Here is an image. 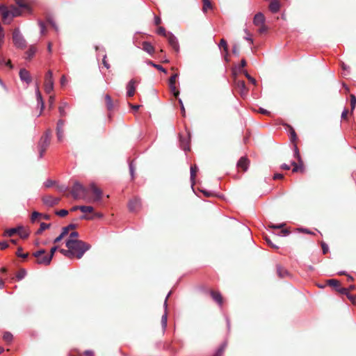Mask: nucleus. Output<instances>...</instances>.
Returning <instances> with one entry per match:
<instances>
[{"label":"nucleus","mask_w":356,"mask_h":356,"mask_svg":"<svg viewBox=\"0 0 356 356\" xmlns=\"http://www.w3.org/2000/svg\"><path fill=\"white\" fill-rule=\"evenodd\" d=\"M0 14L1 15L3 21H6L8 17L11 15L10 10H9L4 5H0Z\"/></svg>","instance_id":"a878e982"},{"label":"nucleus","mask_w":356,"mask_h":356,"mask_svg":"<svg viewBox=\"0 0 356 356\" xmlns=\"http://www.w3.org/2000/svg\"><path fill=\"white\" fill-rule=\"evenodd\" d=\"M191 134L188 132L186 136L179 134V145L184 151L190 150Z\"/></svg>","instance_id":"0eeeda50"},{"label":"nucleus","mask_w":356,"mask_h":356,"mask_svg":"<svg viewBox=\"0 0 356 356\" xmlns=\"http://www.w3.org/2000/svg\"><path fill=\"white\" fill-rule=\"evenodd\" d=\"M197 170H198V167L197 166V165H191L190 168V174H191L190 179H191V188L193 190V186L195 184V179L196 172H197Z\"/></svg>","instance_id":"5701e85b"},{"label":"nucleus","mask_w":356,"mask_h":356,"mask_svg":"<svg viewBox=\"0 0 356 356\" xmlns=\"http://www.w3.org/2000/svg\"><path fill=\"white\" fill-rule=\"evenodd\" d=\"M58 247L57 245H54L53 246L51 250H50V252H49V257H50V258L52 259L54 256V254L55 252H56V250H58Z\"/></svg>","instance_id":"0e129e2a"},{"label":"nucleus","mask_w":356,"mask_h":356,"mask_svg":"<svg viewBox=\"0 0 356 356\" xmlns=\"http://www.w3.org/2000/svg\"><path fill=\"white\" fill-rule=\"evenodd\" d=\"M19 75L20 80L27 84H29L32 81L29 72L24 68L20 69Z\"/></svg>","instance_id":"9b49d317"},{"label":"nucleus","mask_w":356,"mask_h":356,"mask_svg":"<svg viewBox=\"0 0 356 356\" xmlns=\"http://www.w3.org/2000/svg\"><path fill=\"white\" fill-rule=\"evenodd\" d=\"M212 5L209 0H203V11L206 12L208 8H211Z\"/></svg>","instance_id":"8fccbe9b"},{"label":"nucleus","mask_w":356,"mask_h":356,"mask_svg":"<svg viewBox=\"0 0 356 356\" xmlns=\"http://www.w3.org/2000/svg\"><path fill=\"white\" fill-rule=\"evenodd\" d=\"M65 246L68 250L60 249V252L67 257L74 256L76 253V257L81 259L85 252L91 248V245L81 240L67 238L65 241Z\"/></svg>","instance_id":"f257e3e1"},{"label":"nucleus","mask_w":356,"mask_h":356,"mask_svg":"<svg viewBox=\"0 0 356 356\" xmlns=\"http://www.w3.org/2000/svg\"><path fill=\"white\" fill-rule=\"evenodd\" d=\"M321 248H322L323 254H325L329 250V247H328L327 244L325 243V242L321 243Z\"/></svg>","instance_id":"69168bd1"},{"label":"nucleus","mask_w":356,"mask_h":356,"mask_svg":"<svg viewBox=\"0 0 356 356\" xmlns=\"http://www.w3.org/2000/svg\"><path fill=\"white\" fill-rule=\"evenodd\" d=\"M265 241L266 243L273 248L277 249L278 246L275 245L268 236H265Z\"/></svg>","instance_id":"bf43d9fd"},{"label":"nucleus","mask_w":356,"mask_h":356,"mask_svg":"<svg viewBox=\"0 0 356 356\" xmlns=\"http://www.w3.org/2000/svg\"><path fill=\"white\" fill-rule=\"evenodd\" d=\"M10 13L12 17H15L21 15L22 12L19 8L13 6L10 8Z\"/></svg>","instance_id":"e433bc0d"},{"label":"nucleus","mask_w":356,"mask_h":356,"mask_svg":"<svg viewBox=\"0 0 356 356\" xmlns=\"http://www.w3.org/2000/svg\"><path fill=\"white\" fill-rule=\"evenodd\" d=\"M24 229V227L22 225H19L16 227H13L6 229L4 233V236L11 237L15 234H19L20 231H22Z\"/></svg>","instance_id":"4468645a"},{"label":"nucleus","mask_w":356,"mask_h":356,"mask_svg":"<svg viewBox=\"0 0 356 356\" xmlns=\"http://www.w3.org/2000/svg\"><path fill=\"white\" fill-rule=\"evenodd\" d=\"M179 76V74L175 73L174 74H172L170 79H169V81H168V83L169 85H173V84H175V81H176V79Z\"/></svg>","instance_id":"13d9d810"},{"label":"nucleus","mask_w":356,"mask_h":356,"mask_svg":"<svg viewBox=\"0 0 356 356\" xmlns=\"http://www.w3.org/2000/svg\"><path fill=\"white\" fill-rule=\"evenodd\" d=\"M19 236L23 238H27L29 236V232L26 231H20L19 234Z\"/></svg>","instance_id":"774afa93"},{"label":"nucleus","mask_w":356,"mask_h":356,"mask_svg":"<svg viewBox=\"0 0 356 356\" xmlns=\"http://www.w3.org/2000/svg\"><path fill=\"white\" fill-rule=\"evenodd\" d=\"M129 172H130L131 179H134V173H135V166L134 165L133 161L129 162Z\"/></svg>","instance_id":"37998d69"},{"label":"nucleus","mask_w":356,"mask_h":356,"mask_svg":"<svg viewBox=\"0 0 356 356\" xmlns=\"http://www.w3.org/2000/svg\"><path fill=\"white\" fill-rule=\"evenodd\" d=\"M235 86L240 90L241 96H244L247 94L248 88L244 81L235 80Z\"/></svg>","instance_id":"dca6fc26"},{"label":"nucleus","mask_w":356,"mask_h":356,"mask_svg":"<svg viewBox=\"0 0 356 356\" xmlns=\"http://www.w3.org/2000/svg\"><path fill=\"white\" fill-rule=\"evenodd\" d=\"M36 52V48L33 45H31L29 49L26 51L25 59L30 60L33 58Z\"/></svg>","instance_id":"c85d7f7f"},{"label":"nucleus","mask_w":356,"mask_h":356,"mask_svg":"<svg viewBox=\"0 0 356 356\" xmlns=\"http://www.w3.org/2000/svg\"><path fill=\"white\" fill-rule=\"evenodd\" d=\"M293 156L298 160V163H300V167H302V160L296 144L293 145Z\"/></svg>","instance_id":"c756f323"},{"label":"nucleus","mask_w":356,"mask_h":356,"mask_svg":"<svg viewBox=\"0 0 356 356\" xmlns=\"http://www.w3.org/2000/svg\"><path fill=\"white\" fill-rule=\"evenodd\" d=\"M51 131L50 129H47L44 135L41 137V138H43V140L48 141L50 143L51 140Z\"/></svg>","instance_id":"79ce46f5"},{"label":"nucleus","mask_w":356,"mask_h":356,"mask_svg":"<svg viewBox=\"0 0 356 356\" xmlns=\"http://www.w3.org/2000/svg\"><path fill=\"white\" fill-rule=\"evenodd\" d=\"M157 33L167 38L168 32L166 31L165 28L160 26L157 30Z\"/></svg>","instance_id":"6e6d98bb"},{"label":"nucleus","mask_w":356,"mask_h":356,"mask_svg":"<svg viewBox=\"0 0 356 356\" xmlns=\"http://www.w3.org/2000/svg\"><path fill=\"white\" fill-rule=\"evenodd\" d=\"M170 295H171V291H170L168 293L167 296L165 297L164 303H163L164 314L162 315L161 321V326H162V329H163V332H165V329L167 327V322H168V312H167L168 303H167V300L170 297Z\"/></svg>","instance_id":"6e6552de"},{"label":"nucleus","mask_w":356,"mask_h":356,"mask_svg":"<svg viewBox=\"0 0 356 356\" xmlns=\"http://www.w3.org/2000/svg\"><path fill=\"white\" fill-rule=\"evenodd\" d=\"M210 295L211 296V298H213V300L219 305V306H222V302H223V300H222V296L221 295V293L218 291H210Z\"/></svg>","instance_id":"6ab92c4d"},{"label":"nucleus","mask_w":356,"mask_h":356,"mask_svg":"<svg viewBox=\"0 0 356 356\" xmlns=\"http://www.w3.org/2000/svg\"><path fill=\"white\" fill-rule=\"evenodd\" d=\"M50 143L48 141L43 140V138H40L38 147L39 151V159H42L44 156V154L45 151L47 150V147H49Z\"/></svg>","instance_id":"9d476101"},{"label":"nucleus","mask_w":356,"mask_h":356,"mask_svg":"<svg viewBox=\"0 0 356 356\" xmlns=\"http://www.w3.org/2000/svg\"><path fill=\"white\" fill-rule=\"evenodd\" d=\"M249 166V160L245 156H242L237 161L236 167L242 169L243 171H247Z\"/></svg>","instance_id":"f3484780"},{"label":"nucleus","mask_w":356,"mask_h":356,"mask_svg":"<svg viewBox=\"0 0 356 356\" xmlns=\"http://www.w3.org/2000/svg\"><path fill=\"white\" fill-rule=\"evenodd\" d=\"M347 298L353 304H356V296L348 293L346 294Z\"/></svg>","instance_id":"680f3d73"},{"label":"nucleus","mask_w":356,"mask_h":356,"mask_svg":"<svg viewBox=\"0 0 356 356\" xmlns=\"http://www.w3.org/2000/svg\"><path fill=\"white\" fill-rule=\"evenodd\" d=\"M16 255L18 257H21L22 259H26L29 257V254L28 253H23L22 252V247H18L17 251L16 252Z\"/></svg>","instance_id":"a19ab883"},{"label":"nucleus","mask_w":356,"mask_h":356,"mask_svg":"<svg viewBox=\"0 0 356 356\" xmlns=\"http://www.w3.org/2000/svg\"><path fill=\"white\" fill-rule=\"evenodd\" d=\"M327 284L330 286H333L335 289L336 291H337V289H339L340 287L339 282L337 280H329L327 281Z\"/></svg>","instance_id":"a18cd8bd"},{"label":"nucleus","mask_w":356,"mask_h":356,"mask_svg":"<svg viewBox=\"0 0 356 356\" xmlns=\"http://www.w3.org/2000/svg\"><path fill=\"white\" fill-rule=\"evenodd\" d=\"M46 252L44 249H40L39 250L33 253V256L36 257L37 259H39L42 254Z\"/></svg>","instance_id":"603ef678"},{"label":"nucleus","mask_w":356,"mask_h":356,"mask_svg":"<svg viewBox=\"0 0 356 356\" xmlns=\"http://www.w3.org/2000/svg\"><path fill=\"white\" fill-rule=\"evenodd\" d=\"M70 193L74 199H78L81 195H84L87 193V189L79 181H76Z\"/></svg>","instance_id":"7ed1b4c3"},{"label":"nucleus","mask_w":356,"mask_h":356,"mask_svg":"<svg viewBox=\"0 0 356 356\" xmlns=\"http://www.w3.org/2000/svg\"><path fill=\"white\" fill-rule=\"evenodd\" d=\"M68 211L66 209H61L59 211H57L56 212V214L60 217H65L68 214Z\"/></svg>","instance_id":"4d7b16f0"},{"label":"nucleus","mask_w":356,"mask_h":356,"mask_svg":"<svg viewBox=\"0 0 356 356\" xmlns=\"http://www.w3.org/2000/svg\"><path fill=\"white\" fill-rule=\"evenodd\" d=\"M105 101H106L107 109L108 111L112 110L113 108V104L111 97L108 94H106L105 95Z\"/></svg>","instance_id":"f704fd0d"},{"label":"nucleus","mask_w":356,"mask_h":356,"mask_svg":"<svg viewBox=\"0 0 356 356\" xmlns=\"http://www.w3.org/2000/svg\"><path fill=\"white\" fill-rule=\"evenodd\" d=\"M147 63L150 65H152V67H155L156 69H157L158 70H159L160 72H162L165 74H167V70L161 65H159V64H156L154 63V62L151 61V60H149L147 62Z\"/></svg>","instance_id":"c9c22d12"},{"label":"nucleus","mask_w":356,"mask_h":356,"mask_svg":"<svg viewBox=\"0 0 356 356\" xmlns=\"http://www.w3.org/2000/svg\"><path fill=\"white\" fill-rule=\"evenodd\" d=\"M247 65V62L245 59L243 58L241 60V63L238 66H235L232 70V74L233 76H236L238 73H243V71H245L243 70L244 67H245Z\"/></svg>","instance_id":"aec40b11"},{"label":"nucleus","mask_w":356,"mask_h":356,"mask_svg":"<svg viewBox=\"0 0 356 356\" xmlns=\"http://www.w3.org/2000/svg\"><path fill=\"white\" fill-rule=\"evenodd\" d=\"M26 271L25 269H21L18 273L16 275V277H17V280H22V279L24 278V277L26 276Z\"/></svg>","instance_id":"09e8293b"},{"label":"nucleus","mask_w":356,"mask_h":356,"mask_svg":"<svg viewBox=\"0 0 356 356\" xmlns=\"http://www.w3.org/2000/svg\"><path fill=\"white\" fill-rule=\"evenodd\" d=\"M3 339L6 342H11L13 341V336L10 332H5L3 335Z\"/></svg>","instance_id":"ea45409f"},{"label":"nucleus","mask_w":356,"mask_h":356,"mask_svg":"<svg viewBox=\"0 0 356 356\" xmlns=\"http://www.w3.org/2000/svg\"><path fill=\"white\" fill-rule=\"evenodd\" d=\"M167 39L169 44L174 51L176 53H179L180 47L177 38L172 32H168Z\"/></svg>","instance_id":"423d86ee"},{"label":"nucleus","mask_w":356,"mask_h":356,"mask_svg":"<svg viewBox=\"0 0 356 356\" xmlns=\"http://www.w3.org/2000/svg\"><path fill=\"white\" fill-rule=\"evenodd\" d=\"M38 24H39V26L40 28V33H41V34H44V32H45V30H46V26H45L44 23L42 21L40 20L38 22Z\"/></svg>","instance_id":"338daca9"},{"label":"nucleus","mask_w":356,"mask_h":356,"mask_svg":"<svg viewBox=\"0 0 356 356\" xmlns=\"http://www.w3.org/2000/svg\"><path fill=\"white\" fill-rule=\"evenodd\" d=\"M227 341H224L216 350L213 356H221L227 346Z\"/></svg>","instance_id":"473e14b6"},{"label":"nucleus","mask_w":356,"mask_h":356,"mask_svg":"<svg viewBox=\"0 0 356 356\" xmlns=\"http://www.w3.org/2000/svg\"><path fill=\"white\" fill-rule=\"evenodd\" d=\"M90 188L93 192V193L95 195V200L99 201L102 199V191L101 189L98 188L95 186L94 184H91Z\"/></svg>","instance_id":"cd10ccee"},{"label":"nucleus","mask_w":356,"mask_h":356,"mask_svg":"<svg viewBox=\"0 0 356 356\" xmlns=\"http://www.w3.org/2000/svg\"><path fill=\"white\" fill-rule=\"evenodd\" d=\"M42 214L38 211H33L32 213V215H31V221L33 222H35V220H36L37 218L41 216Z\"/></svg>","instance_id":"e2e57ef3"},{"label":"nucleus","mask_w":356,"mask_h":356,"mask_svg":"<svg viewBox=\"0 0 356 356\" xmlns=\"http://www.w3.org/2000/svg\"><path fill=\"white\" fill-rule=\"evenodd\" d=\"M12 38L16 48L23 49L26 47L27 42L19 29H14Z\"/></svg>","instance_id":"f03ea898"},{"label":"nucleus","mask_w":356,"mask_h":356,"mask_svg":"<svg viewBox=\"0 0 356 356\" xmlns=\"http://www.w3.org/2000/svg\"><path fill=\"white\" fill-rule=\"evenodd\" d=\"M291 165L293 166V168L292 170L293 172H298L301 169H303L304 168V166L302 165V167H300V163L297 164L296 162H295L294 161H292L291 162Z\"/></svg>","instance_id":"c03bdc74"},{"label":"nucleus","mask_w":356,"mask_h":356,"mask_svg":"<svg viewBox=\"0 0 356 356\" xmlns=\"http://www.w3.org/2000/svg\"><path fill=\"white\" fill-rule=\"evenodd\" d=\"M135 83H136V81L134 79H131L127 84V96L129 97H133L134 93H135V90H136V87H135Z\"/></svg>","instance_id":"a211bd4d"},{"label":"nucleus","mask_w":356,"mask_h":356,"mask_svg":"<svg viewBox=\"0 0 356 356\" xmlns=\"http://www.w3.org/2000/svg\"><path fill=\"white\" fill-rule=\"evenodd\" d=\"M65 124L63 120H58L56 124V135L58 141H62L63 138V127Z\"/></svg>","instance_id":"f8f14e48"},{"label":"nucleus","mask_w":356,"mask_h":356,"mask_svg":"<svg viewBox=\"0 0 356 356\" xmlns=\"http://www.w3.org/2000/svg\"><path fill=\"white\" fill-rule=\"evenodd\" d=\"M276 268H277V275L280 278H284V277L291 275L290 273L286 268H283L282 266H281L279 264H277L276 266Z\"/></svg>","instance_id":"b1692460"},{"label":"nucleus","mask_w":356,"mask_h":356,"mask_svg":"<svg viewBox=\"0 0 356 356\" xmlns=\"http://www.w3.org/2000/svg\"><path fill=\"white\" fill-rule=\"evenodd\" d=\"M51 260L52 259L49 257V255H45L38 259L36 260V263L40 265L48 266L51 264Z\"/></svg>","instance_id":"bb28decb"},{"label":"nucleus","mask_w":356,"mask_h":356,"mask_svg":"<svg viewBox=\"0 0 356 356\" xmlns=\"http://www.w3.org/2000/svg\"><path fill=\"white\" fill-rule=\"evenodd\" d=\"M50 226H51V224H49V223L47 224L45 222H41L40 225V228L35 232V234L40 235L43 232V231L49 228Z\"/></svg>","instance_id":"72a5a7b5"},{"label":"nucleus","mask_w":356,"mask_h":356,"mask_svg":"<svg viewBox=\"0 0 356 356\" xmlns=\"http://www.w3.org/2000/svg\"><path fill=\"white\" fill-rule=\"evenodd\" d=\"M290 135L291 142L294 143L297 140L298 137L295 130L292 127L290 128Z\"/></svg>","instance_id":"864d4df0"},{"label":"nucleus","mask_w":356,"mask_h":356,"mask_svg":"<svg viewBox=\"0 0 356 356\" xmlns=\"http://www.w3.org/2000/svg\"><path fill=\"white\" fill-rule=\"evenodd\" d=\"M77 227V225L74 223H70L67 226L62 228L61 233L54 239V243H59L68 233L70 229H74Z\"/></svg>","instance_id":"39448f33"},{"label":"nucleus","mask_w":356,"mask_h":356,"mask_svg":"<svg viewBox=\"0 0 356 356\" xmlns=\"http://www.w3.org/2000/svg\"><path fill=\"white\" fill-rule=\"evenodd\" d=\"M68 106H69V105L67 102H61L60 105L58 107V111H59L60 115L61 117L66 116L67 113L65 112V108H67Z\"/></svg>","instance_id":"7c9ffc66"},{"label":"nucleus","mask_w":356,"mask_h":356,"mask_svg":"<svg viewBox=\"0 0 356 356\" xmlns=\"http://www.w3.org/2000/svg\"><path fill=\"white\" fill-rule=\"evenodd\" d=\"M143 49L149 54V55H152L154 52V47L152 44L148 41H144L142 44Z\"/></svg>","instance_id":"393cba45"},{"label":"nucleus","mask_w":356,"mask_h":356,"mask_svg":"<svg viewBox=\"0 0 356 356\" xmlns=\"http://www.w3.org/2000/svg\"><path fill=\"white\" fill-rule=\"evenodd\" d=\"M337 291H338L341 294L345 295L346 296V294L349 293L348 289L341 286L339 289H337Z\"/></svg>","instance_id":"052dcab7"},{"label":"nucleus","mask_w":356,"mask_h":356,"mask_svg":"<svg viewBox=\"0 0 356 356\" xmlns=\"http://www.w3.org/2000/svg\"><path fill=\"white\" fill-rule=\"evenodd\" d=\"M218 47L223 48V50L225 53L228 54V47H227V41L225 39H221L220 41V43L218 44Z\"/></svg>","instance_id":"58836bf2"},{"label":"nucleus","mask_w":356,"mask_h":356,"mask_svg":"<svg viewBox=\"0 0 356 356\" xmlns=\"http://www.w3.org/2000/svg\"><path fill=\"white\" fill-rule=\"evenodd\" d=\"M128 207L131 211H136L141 207V200L138 197H134L129 201Z\"/></svg>","instance_id":"ddd939ff"},{"label":"nucleus","mask_w":356,"mask_h":356,"mask_svg":"<svg viewBox=\"0 0 356 356\" xmlns=\"http://www.w3.org/2000/svg\"><path fill=\"white\" fill-rule=\"evenodd\" d=\"M266 18L264 14L261 12L257 13L253 19V23L255 26H259L265 23Z\"/></svg>","instance_id":"412c9836"},{"label":"nucleus","mask_w":356,"mask_h":356,"mask_svg":"<svg viewBox=\"0 0 356 356\" xmlns=\"http://www.w3.org/2000/svg\"><path fill=\"white\" fill-rule=\"evenodd\" d=\"M35 95H36V100H37V103H38V106L40 107V113L38 115H40L42 112L43 111L44 108V100H43V98H42V94L39 90L38 88H36L35 90Z\"/></svg>","instance_id":"2eb2a0df"},{"label":"nucleus","mask_w":356,"mask_h":356,"mask_svg":"<svg viewBox=\"0 0 356 356\" xmlns=\"http://www.w3.org/2000/svg\"><path fill=\"white\" fill-rule=\"evenodd\" d=\"M79 209L84 213H91L94 211V208L91 206H85V205H81L79 207Z\"/></svg>","instance_id":"4c0bfd02"},{"label":"nucleus","mask_w":356,"mask_h":356,"mask_svg":"<svg viewBox=\"0 0 356 356\" xmlns=\"http://www.w3.org/2000/svg\"><path fill=\"white\" fill-rule=\"evenodd\" d=\"M350 106L351 113H353L356 106V97L354 95H350Z\"/></svg>","instance_id":"3c124183"},{"label":"nucleus","mask_w":356,"mask_h":356,"mask_svg":"<svg viewBox=\"0 0 356 356\" xmlns=\"http://www.w3.org/2000/svg\"><path fill=\"white\" fill-rule=\"evenodd\" d=\"M169 87L173 95L178 99L179 95V91L177 89L175 84L169 85Z\"/></svg>","instance_id":"49530a36"},{"label":"nucleus","mask_w":356,"mask_h":356,"mask_svg":"<svg viewBox=\"0 0 356 356\" xmlns=\"http://www.w3.org/2000/svg\"><path fill=\"white\" fill-rule=\"evenodd\" d=\"M243 74H244L250 82H251L252 84H256V80L252 76H251L247 71H243Z\"/></svg>","instance_id":"5fc2aeb1"},{"label":"nucleus","mask_w":356,"mask_h":356,"mask_svg":"<svg viewBox=\"0 0 356 356\" xmlns=\"http://www.w3.org/2000/svg\"><path fill=\"white\" fill-rule=\"evenodd\" d=\"M60 199L59 197H54L51 195L45 196L42 198L43 203L48 207H54L57 205Z\"/></svg>","instance_id":"1a4fd4ad"},{"label":"nucleus","mask_w":356,"mask_h":356,"mask_svg":"<svg viewBox=\"0 0 356 356\" xmlns=\"http://www.w3.org/2000/svg\"><path fill=\"white\" fill-rule=\"evenodd\" d=\"M280 2L278 0H271L269 4V10L273 13H277L280 9Z\"/></svg>","instance_id":"4be33fe9"},{"label":"nucleus","mask_w":356,"mask_h":356,"mask_svg":"<svg viewBox=\"0 0 356 356\" xmlns=\"http://www.w3.org/2000/svg\"><path fill=\"white\" fill-rule=\"evenodd\" d=\"M44 79V90L47 94H49L54 90L53 72L51 70L47 71Z\"/></svg>","instance_id":"20e7f679"},{"label":"nucleus","mask_w":356,"mask_h":356,"mask_svg":"<svg viewBox=\"0 0 356 356\" xmlns=\"http://www.w3.org/2000/svg\"><path fill=\"white\" fill-rule=\"evenodd\" d=\"M0 65H5L10 68V70H13L14 68L13 65L11 63L10 60H6L5 58L0 54Z\"/></svg>","instance_id":"2f4dec72"},{"label":"nucleus","mask_w":356,"mask_h":356,"mask_svg":"<svg viewBox=\"0 0 356 356\" xmlns=\"http://www.w3.org/2000/svg\"><path fill=\"white\" fill-rule=\"evenodd\" d=\"M17 5L18 6V8H23V9H29V5L26 3H24L22 0H15Z\"/></svg>","instance_id":"de8ad7c7"}]
</instances>
